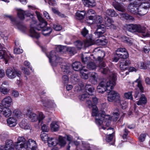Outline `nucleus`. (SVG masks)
<instances>
[{"instance_id": "obj_1", "label": "nucleus", "mask_w": 150, "mask_h": 150, "mask_svg": "<svg viewBox=\"0 0 150 150\" xmlns=\"http://www.w3.org/2000/svg\"><path fill=\"white\" fill-rule=\"evenodd\" d=\"M37 16L40 23L39 25L35 27V29L38 30H41L42 34L45 36H47L49 35L52 31V29L50 27L44 28L47 25V22L44 20L40 14H38ZM36 20L33 18L30 24V35L32 38L37 39L40 37V36L39 34L35 30V28L36 25Z\"/></svg>"}, {"instance_id": "obj_2", "label": "nucleus", "mask_w": 150, "mask_h": 150, "mask_svg": "<svg viewBox=\"0 0 150 150\" xmlns=\"http://www.w3.org/2000/svg\"><path fill=\"white\" fill-rule=\"evenodd\" d=\"M92 110V115L95 116V122L99 127L100 129L105 130L110 124L111 118L109 115H106L104 112H99L96 105L91 108Z\"/></svg>"}, {"instance_id": "obj_3", "label": "nucleus", "mask_w": 150, "mask_h": 150, "mask_svg": "<svg viewBox=\"0 0 150 150\" xmlns=\"http://www.w3.org/2000/svg\"><path fill=\"white\" fill-rule=\"evenodd\" d=\"M116 76L111 73L109 78L107 79H103L100 82L97 87V91L99 93H103L105 91H109L112 89L113 86L115 84Z\"/></svg>"}, {"instance_id": "obj_4", "label": "nucleus", "mask_w": 150, "mask_h": 150, "mask_svg": "<svg viewBox=\"0 0 150 150\" xmlns=\"http://www.w3.org/2000/svg\"><path fill=\"white\" fill-rule=\"evenodd\" d=\"M137 0L129 4L128 8L131 13L134 14H138L140 16H143L148 12V10L150 7V4H145L144 3H137Z\"/></svg>"}, {"instance_id": "obj_5", "label": "nucleus", "mask_w": 150, "mask_h": 150, "mask_svg": "<svg viewBox=\"0 0 150 150\" xmlns=\"http://www.w3.org/2000/svg\"><path fill=\"white\" fill-rule=\"evenodd\" d=\"M126 28L127 30L130 32L141 33L143 37H150V32H146V27L139 24H127Z\"/></svg>"}, {"instance_id": "obj_6", "label": "nucleus", "mask_w": 150, "mask_h": 150, "mask_svg": "<svg viewBox=\"0 0 150 150\" xmlns=\"http://www.w3.org/2000/svg\"><path fill=\"white\" fill-rule=\"evenodd\" d=\"M109 89L107 91L108 93L107 99L109 102L114 101L117 103L118 104H120L122 106V108L124 109L127 107V103H125V105L124 106L121 104V100L119 94L116 91Z\"/></svg>"}, {"instance_id": "obj_7", "label": "nucleus", "mask_w": 150, "mask_h": 150, "mask_svg": "<svg viewBox=\"0 0 150 150\" xmlns=\"http://www.w3.org/2000/svg\"><path fill=\"white\" fill-rule=\"evenodd\" d=\"M98 55L97 59L100 63L99 65V71L101 73L106 74L110 72V70L108 67H106L105 63L102 62L103 58L105 56V53L104 51L98 50L97 52Z\"/></svg>"}, {"instance_id": "obj_8", "label": "nucleus", "mask_w": 150, "mask_h": 150, "mask_svg": "<svg viewBox=\"0 0 150 150\" xmlns=\"http://www.w3.org/2000/svg\"><path fill=\"white\" fill-rule=\"evenodd\" d=\"M94 88L91 85L86 84L85 86L86 92L79 96V99L83 101L86 99H88L90 96L93 95L95 93Z\"/></svg>"}, {"instance_id": "obj_9", "label": "nucleus", "mask_w": 150, "mask_h": 150, "mask_svg": "<svg viewBox=\"0 0 150 150\" xmlns=\"http://www.w3.org/2000/svg\"><path fill=\"white\" fill-rule=\"evenodd\" d=\"M47 56L49 58L50 62L53 66H56L57 64L60 63L62 60V58L57 56L56 52L54 51L51 52Z\"/></svg>"}, {"instance_id": "obj_10", "label": "nucleus", "mask_w": 150, "mask_h": 150, "mask_svg": "<svg viewBox=\"0 0 150 150\" xmlns=\"http://www.w3.org/2000/svg\"><path fill=\"white\" fill-rule=\"evenodd\" d=\"M6 74L9 78L13 79L15 78L16 76L18 77H20L21 76V73L17 70L8 68L6 71Z\"/></svg>"}, {"instance_id": "obj_11", "label": "nucleus", "mask_w": 150, "mask_h": 150, "mask_svg": "<svg viewBox=\"0 0 150 150\" xmlns=\"http://www.w3.org/2000/svg\"><path fill=\"white\" fill-rule=\"evenodd\" d=\"M140 100L137 101V104L138 105H141L143 104H145L147 102V99L145 96L144 94H141L139 93L137 91H136L135 93V94L134 95V97L136 98L138 97H140Z\"/></svg>"}, {"instance_id": "obj_12", "label": "nucleus", "mask_w": 150, "mask_h": 150, "mask_svg": "<svg viewBox=\"0 0 150 150\" xmlns=\"http://www.w3.org/2000/svg\"><path fill=\"white\" fill-rule=\"evenodd\" d=\"M106 31L105 26L103 24L98 25L97 28L94 33L97 38H100L102 36V35Z\"/></svg>"}, {"instance_id": "obj_13", "label": "nucleus", "mask_w": 150, "mask_h": 150, "mask_svg": "<svg viewBox=\"0 0 150 150\" xmlns=\"http://www.w3.org/2000/svg\"><path fill=\"white\" fill-rule=\"evenodd\" d=\"M9 84L7 81H4L0 87V91L3 94H7L10 91L9 88L8 87Z\"/></svg>"}, {"instance_id": "obj_14", "label": "nucleus", "mask_w": 150, "mask_h": 150, "mask_svg": "<svg viewBox=\"0 0 150 150\" xmlns=\"http://www.w3.org/2000/svg\"><path fill=\"white\" fill-rule=\"evenodd\" d=\"M13 100L12 98L10 96L5 97L2 101V104L3 106L5 108H9L11 105Z\"/></svg>"}, {"instance_id": "obj_15", "label": "nucleus", "mask_w": 150, "mask_h": 150, "mask_svg": "<svg viewBox=\"0 0 150 150\" xmlns=\"http://www.w3.org/2000/svg\"><path fill=\"white\" fill-rule=\"evenodd\" d=\"M113 21L108 17H105L103 20V23L105 24V26L110 27V28L113 29L116 28V27L113 24Z\"/></svg>"}, {"instance_id": "obj_16", "label": "nucleus", "mask_w": 150, "mask_h": 150, "mask_svg": "<svg viewBox=\"0 0 150 150\" xmlns=\"http://www.w3.org/2000/svg\"><path fill=\"white\" fill-rule=\"evenodd\" d=\"M112 5L114 8L118 11L122 12L125 11V8L123 3H119L115 1L113 2Z\"/></svg>"}, {"instance_id": "obj_17", "label": "nucleus", "mask_w": 150, "mask_h": 150, "mask_svg": "<svg viewBox=\"0 0 150 150\" xmlns=\"http://www.w3.org/2000/svg\"><path fill=\"white\" fill-rule=\"evenodd\" d=\"M9 55H10L11 57H12L9 53L7 54L5 50H0V59L4 58L6 62V64L7 63L8 60L10 58Z\"/></svg>"}, {"instance_id": "obj_18", "label": "nucleus", "mask_w": 150, "mask_h": 150, "mask_svg": "<svg viewBox=\"0 0 150 150\" xmlns=\"http://www.w3.org/2000/svg\"><path fill=\"white\" fill-rule=\"evenodd\" d=\"M72 67L76 71H81L82 70H83L85 68L84 66H82L81 63L79 62H74L72 64Z\"/></svg>"}, {"instance_id": "obj_19", "label": "nucleus", "mask_w": 150, "mask_h": 150, "mask_svg": "<svg viewBox=\"0 0 150 150\" xmlns=\"http://www.w3.org/2000/svg\"><path fill=\"white\" fill-rule=\"evenodd\" d=\"M88 75L90 81L93 84L96 83L98 79L97 74L94 72H92L89 73Z\"/></svg>"}, {"instance_id": "obj_20", "label": "nucleus", "mask_w": 150, "mask_h": 150, "mask_svg": "<svg viewBox=\"0 0 150 150\" xmlns=\"http://www.w3.org/2000/svg\"><path fill=\"white\" fill-rule=\"evenodd\" d=\"M11 19L12 24L18 29L23 30L25 29V27L21 23L16 22L15 18H11Z\"/></svg>"}, {"instance_id": "obj_21", "label": "nucleus", "mask_w": 150, "mask_h": 150, "mask_svg": "<svg viewBox=\"0 0 150 150\" xmlns=\"http://www.w3.org/2000/svg\"><path fill=\"white\" fill-rule=\"evenodd\" d=\"M26 144L28 145V148H29L31 150H35L37 148V144L35 142L31 139H29L27 141Z\"/></svg>"}, {"instance_id": "obj_22", "label": "nucleus", "mask_w": 150, "mask_h": 150, "mask_svg": "<svg viewBox=\"0 0 150 150\" xmlns=\"http://www.w3.org/2000/svg\"><path fill=\"white\" fill-rule=\"evenodd\" d=\"M7 123L10 127H14L17 124V120L14 117H9L7 120Z\"/></svg>"}, {"instance_id": "obj_23", "label": "nucleus", "mask_w": 150, "mask_h": 150, "mask_svg": "<svg viewBox=\"0 0 150 150\" xmlns=\"http://www.w3.org/2000/svg\"><path fill=\"white\" fill-rule=\"evenodd\" d=\"M27 114L31 121L34 122L38 120V116L36 114L31 112L30 110L27 111Z\"/></svg>"}, {"instance_id": "obj_24", "label": "nucleus", "mask_w": 150, "mask_h": 150, "mask_svg": "<svg viewBox=\"0 0 150 150\" xmlns=\"http://www.w3.org/2000/svg\"><path fill=\"white\" fill-rule=\"evenodd\" d=\"M19 125L21 128L24 129H30V125L26 119L23 120L20 122Z\"/></svg>"}, {"instance_id": "obj_25", "label": "nucleus", "mask_w": 150, "mask_h": 150, "mask_svg": "<svg viewBox=\"0 0 150 150\" xmlns=\"http://www.w3.org/2000/svg\"><path fill=\"white\" fill-rule=\"evenodd\" d=\"M130 64V61L127 60L123 61L120 63V68L122 70H125L127 69L128 65Z\"/></svg>"}, {"instance_id": "obj_26", "label": "nucleus", "mask_w": 150, "mask_h": 150, "mask_svg": "<svg viewBox=\"0 0 150 150\" xmlns=\"http://www.w3.org/2000/svg\"><path fill=\"white\" fill-rule=\"evenodd\" d=\"M83 3L85 6L92 7L96 5L95 0H82Z\"/></svg>"}, {"instance_id": "obj_27", "label": "nucleus", "mask_w": 150, "mask_h": 150, "mask_svg": "<svg viewBox=\"0 0 150 150\" xmlns=\"http://www.w3.org/2000/svg\"><path fill=\"white\" fill-rule=\"evenodd\" d=\"M5 150H12L14 149V144L12 140H7L5 146Z\"/></svg>"}, {"instance_id": "obj_28", "label": "nucleus", "mask_w": 150, "mask_h": 150, "mask_svg": "<svg viewBox=\"0 0 150 150\" xmlns=\"http://www.w3.org/2000/svg\"><path fill=\"white\" fill-rule=\"evenodd\" d=\"M18 17L21 19H23L24 18L25 15L28 16H30L31 14L30 13H27V11L24 12L23 10L19 9L18 11Z\"/></svg>"}, {"instance_id": "obj_29", "label": "nucleus", "mask_w": 150, "mask_h": 150, "mask_svg": "<svg viewBox=\"0 0 150 150\" xmlns=\"http://www.w3.org/2000/svg\"><path fill=\"white\" fill-rule=\"evenodd\" d=\"M16 150H27L28 145L26 144H14Z\"/></svg>"}, {"instance_id": "obj_30", "label": "nucleus", "mask_w": 150, "mask_h": 150, "mask_svg": "<svg viewBox=\"0 0 150 150\" xmlns=\"http://www.w3.org/2000/svg\"><path fill=\"white\" fill-rule=\"evenodd\" d=\"M122 114L117 109H116L114 110L112 119L114 121H117L120 115Z\"/></svg>"}, {"instance_id": "obj_31", "label": "nucleus", "mask_w": 150, "mask_h": 150, "mask_svg": "<svg viewBox=\"0 0 150 150\" xmlns=\"http://www.w3.org/2000/svg\"><path fill=\"white\" fill-rule=\"evenodd\" d=\"M133 83L135 84L138 87L141 92H143L144 88L142 85V81L139 78L134 81Z\"/></svg>"}, {"instance_id": "obj_32", "label": "nucleus", "mask_w": 150, "mask_h": 150, "mask_svg": "<svg viewBox=\"0 0 150 150\" xmlns=\"http://www.w3.org/2000/svg\"><path fill=\"white\" fill-rule=\"evenodd\" d=\"M86 14L84 11H78L76 14V17L77 19L81 20L83 19Z\"/></svg>"}, {"instance_id": "obj_33", "label": "nucleus", "mask_w": 150, "mask_h": 150, "mask_svg": "<svg viewBox=\"0 0 150 150\" xmlns=\"http://www.w3.org/2000/svg\"><path fill=\"white\" fill-rule=\"evenodd\" d=\"M88 53L86 52H85L84 54H82L81 59L83 63L84 64L86 63L87 64L90 60V57L89 55H86Z\"/></svg>"}, {"instance_id": "obj_34", "label": "nucleus", "mask_w": 150, "mask_h": 150, "mask_svg": "<svg viewBox=\"0 0 150 150\" xmlns=\"http://www.w3.org/2000/svg\"><path fill=\"white\" fill-rule=\"evenodd\" d=\"M105 13L106 15L111 17H116L118 15L114 10L112 9L107 10Z\"/></svg>"}, {"instance_id": "obj_35", "label": "nucleus", "mask_w": 150, "mask_h": 150, "mask_svg": "<svg viewBox=\"0 0 150 150\" xmlns=\"http://www.w3.org/2000/svg\"><path fill=\"white\" fill-rule=\"evenodd\" d=\"M47 143L49 146L50 147L55 146L58 143V140L55 138H51L49 139Z\"/></svg>"}, {"instance_id": "obj_36", "label": "nucleus", "mask_w": 150, "mask_h": 150, "mask_svg": "<svg viewBox=\"0 0 150 150\" xmlns=\"http://www.w3.org/2000/svg\"><path fill=\"white\" fill-rule=\"evenodd\" d=\"M120 18L122 19H125L126 20H129L131 21H133L134 19L133 18L129 15V14L126 13H121L120 14Z\"/></svg>"}, {"instance_id": "obj_37", "label": "nucleus", "mask_w": 150, "mask_h": 150, "mask_svg": "<svg viewBox=\"0 0 150 150\" xmlns=\"http://www.w3.org/2000/svg\"><path fill=\"white\" fill-rule=\"evenodd\" d=\"M27 141L23 136H18L17 139V141L14 143V144H26Z\"/></svg>"}, {"instance_id": "obj_38", "label": "nucleus", "mask_w": 150, "mask_h": 150, "mask_svg": "<svg viewBox=\"0 0 150 150\" xmlns=\"http://www.w3.org/2000/svg\"><path fill=\"white\" fill-rule=\"evenodd\" d=\"M50 127L51 130L54 132L58 131L59 126L56 122H52L50 124Z\"/></svg>"}, {"instance_id": "obj_39", "label": "nucleus", "mask_w": 150, "mask_h": 150, "mask_svg": "<svg viewBox=\"0 0 150 150\" xmlns=\"http://www.w3.org/2000/svg\"><path fill=\"white\" fill-rule=\"evenodd\" d=\"M12 114V111L10 109L6 108L4 109L3 112V115L6 117H8L11 116Z\"/></svg>"}, {"instance_id": "obj_40", "label": "nucleus", "mask_w": 150, "mask_h": 150, "mask_svg": "<svg viewBox=\"0 0 150 150\" xmlns=\"http://www.w3.org/2000/svg\"><path fill=\"white\" fill-rule=\"evenodd\" d=\"M13 114L15 116L18 118H21L23 116L22 113L18 109H15L13 111Z\"/></svg>"}, {"instance_id": "obj_41", "label": "nucleus", "mask_w": 150, "mask_h": 150, "mask_svg": "<svg viewBox=\"0 0 150 150\" xmlns=\"http://www.w3.org/2000/svg\"><path fill=\"white\" fill-rule=\"evenodd\" d=\"M83 43V46L85 47H88L93 44V40L91 39H90L88 40L87 39L84 41Z\"/></svg>"}, {"instance_id": "obj_42", "label": "nucleus", "mask_w": 150, "mask_h": 150, "mask_svg": "<svg viewBox=\"0 0 150 150\" xmlns=\"http://www.w3.org/2000/svg\"><path fill=\"white\" fill-rule=\"evenodd\" d=\"M96 19V15H90L86 17L87 22L90 23H95Z\"/></svg>"}, {"instance_id": "obj_43", "label": "nucleus", "mask_w": 150, "mask_h": 150, "mask_svg": "<svg viewBox=\"0 0 150 150\" xmlns=\"http://www.w3.org/2000/svg\"><path fill=\"white\" fill-rule=\"evenodd\" d=\"M62 71L65 74H68L70 72L69 67V66L64 64L61 67Z\"/></svg>"}, {"instance_id": "obj_44", "label": "nucleus", "mask_w": 150, "mask_h": 150, "mask_svg": "<svg viewBox=\"0 0 150 150\" xmlns=\"http://www.w3.org/2000/svg\"><path fill=\"white\" fill-rule=\"evenodd\" d=\"M121 40L123 42L127 44L130 45L132 44V41L128 38L125 36H122L121 37Z\"/></svg>"}, {"instance_id": "obj_45", "label": "nucleus", "mask_w": 150, "mask_h": 150, "mask_svg": "<svg viewBox=\"0 0 150 150\" xmlns=\"http://www.w3.org/2000/svg\"><path fill=\"white\" fill-rule=\"evenodd\" d=\"M40 136L42 140L45 142L46 141L48 142L49 139H50L47 134L44 132H42Z\"/></svg>"}, {"instance_id": "obj_46", "label": "nucleus", "mask_w": 150, "mask_h": 150, "mask_svg": "<svg viewBox=\"0 0 150 150\" xmlns=\"http://www.w3.org/2000/svg\"><path fill=\"white\" fill-rule=\"evenodd\" d=\"M147 62H140L138 63V67L141 69H146L148 66Z\"/></svg>"}, {"instance_id": "obj_47", "label": "nucleus", "mask_w": 150, "mask_h": 150, "mask_svg": "<svg viewBox=\"0 0 150 150\" xmlns=\"http://www.w3.org/2000/svg\"><path fill=\"white\" fill-rule=\"evenodd\" d=\"M120 55H116L117 56L123 59H126L129 57V54L127 51L124 52L122 53H120Z\"/></svg>"}, {"instance_id": "obj_48", "label": "nucleus", "mask_w": 150, "mask_h": 150, "mask_svg": "<svg viewBox=\"0 0 150 150\" xmlns=\"http://www.w3.org/2000/svg\"><path fill=\"white\" fill-rule=\"evenodd\" d=\"M74 45L78 49H81L83 46V43L79 40H77L74 42Z\"/></svg>"}, {"instance_id": "obj_49", "label": "nucleus", "mask_w": 150, "mask_h": 150, "mask_svg": "<svg viewBox=\"0 0 150 150\" xmlns=\"http://www.w3.org/2000/svg\"><path fill=\"white\" fill-rule=\"evenodd\" d=\"M87 67L90 70H93L96 69V66L94 63L90 62L87 64Z\"/></svg>"}, {"instance_id": "obj_50", "label": "nucleus", "mask_w": 150, "mask_h": 150, "mask_svg": "<svg viewBox=\"0 0 150 150\" xmlns=\"http://www.w3.org/2000/svg\"><path fill=\"white\" fill-rule=\"evenodd\" d=\"M102 22L103 23L102 17L100 16L96 15V19L95 23H100Z\"/></svg>"}, {"instance_id": "obj_51", "label": "nucleus", "mask_w": 150, "mask_h": 150, "mask_svg": "<svg viewBox=\"0 0 150 150\" xmlns=\"http://www.w3.org/2000/svg\"><path fill=\"white\" fill-rule=\"evenodd\" d=\"M87 71V70L85 68L83 70H82L80 71V73L81 74V76L82 78L85 79H88V75L83 72V71Z\"/></svg>"}, {"instance_id": "obj_52", "label": "nucleus", "mask_w": 150, "mask_h": 150, "mask_svg": "<svg viewBox=\"0 0 150 150\" xmlns=\"http://www.w3.org/2000/svg\"><path fill=\"white\" fill-rule=\"evenodd\" d=\"M8 133L7 132H3L1 135V138L2 140H4L8 138Z\"/></svg>"}, {"instance_id": "obj_53", "label": "nucleus", "mask_w": 150, "mask_h": 150, "mask_svg": "<svg viewBox=\"0 0 150 150\" xmlns=\"http://www.w3.org/2000/svg\"><path fill=\"white\" fill-rule=\"evenodd\" d=\"M142 42H143V46L144 47V51L146 53H148L150 50V47L148 46L143 41Z\"/></svg>"}, {"instance_id": "obj_54", "label": "nucleus", "mask_w": 150, "mask_h": 150, "mask_svg": "<svg viewBox=\"0 0 150 150\" xmlns=\"http://www.w3.org/2000/svg\"><path fill=\"white\" fill-rule=\"evenodd\" d=\"M127 50L124 48H120L117 49L116 51V55H120V53H122L124 52Z\"/></svg>"}, {"instance_id": "obj_55", "label": "nucleus", "mask_w": 150, "mask_h": 150, "mask_svg": "<svg viewBox=\"0 0 150 150\" xmlns=\"http://www.w3.org/2000/svg\"><path fill=\"white\" fill-rule=\"evenodd\" d=\"M91 99L90 98H89L88 99H87L86 102V104L87 105L88 107L89 108H91L93 107V105H94L93 103L91 102Z\"/></svg>"}, {"instance_id": "obj_56", "label": "nucleus", "mask_w": 150, "mask_h": 150, "mask_svg": "<svg viewBox=\"0 0 150 150\" xmlns=\"http://www.w3.org/2000/svg\"><path fill=\"white\" fill-rule=\"evenodd\" d=\"M59 142L62 146L65 145L66 143L65 138L59 136Z\"/></svg>"}, {"instance_id": "obj_57", "label": "nucleus", "mask_w": 150, "mask_h": 150, "mask_svg": "<svg viewBox=\"0 0 150 150\" xmlns=\"http://www.w3.org/2000/svg\"><path fill=\"white\" fill-rule=\"evenodd\" d=\"M38 117L39 122L43 120L45 117V116L42 112H39L38 113Z\"/></svg>"}, {"instance_id": "obj_58", "label": "nucleus", "mask_w": 150, "mask_h": 150, "mask_svg": "<svg viewBox=\"0 0 150 150\" xmlns=\"http://www.w3.org/2000/svg\"><path fill=\"white\" fill-rule=\"evenodd\" d=\"M52 27L56 31H59L62 29V27L59 24H53Z\"/></svg>"}, {"instance_id": "obj_59", "label": "nucleus", "mask_w": 150, "mask_h": 150, "mask_svg": "<svg viewBox=\"0 0 150 150\" xmlns=\"http://www.w3.org/2000/svg\"><path fill=\"white\" fill-rule=\"evenodd\" d=\"M124 96L125 97L128 99L132 100L133 97L132 95V92H129L126 93H125Z\"/></svg>"}, {"instance_id": "obj_60", "label": "nucleus", "mask_w": 150, "mask_h": 150, "mask_svg": "<svg viewBox=\"0 0 150 150\" xmlns=\"http://www.w3.org/2000/svg\"><path fill=\"white\" fill-rule=\"evenodd\" d=\"M69 78L67 75H64L62 78V82L64 84L68 83L69 81Z\"/></svg>"}, {"instance_id": "obj_61", "label": "nucleus", "mask_w": 150, "mask_h": 150, "mask_svg": "<svg viewBox=\"0 0 150 150\" xmlns=\"http://www.w3.org/2000/svg\"><path fill=\"white\" fill-rule=\"evenodd\" d=\"M67 51L71 54H74L76 52V50L74 47H69L67 48Z\"/></svg>"}, {"instance_id": "obj_62", "label": "nucleus", "mask_w": 150, "mask_h": 150, "mask_svg": "<svg viewBox=\"0 0 150 150\" xmlns=\"http://www.w3.org/2000/svg\"><path fill=\"white\" fill-rule=\"evenodd\" d=\"M42 132H47L49 131V128L47 125H43L42 126Z\"/></svg>"}, {"instance_id": "obj_63", "label": "nucleus", "mask_w": 150, "mask_h": 150, "mask_svg": "<svg viewBox=\"0 0 150 150\" xmlns=\"http://www.w3.org/2000/svg\"><path fill=\"white\" fill-rule=\"evenodd\" d=\"M23 52V50L22 49L20 48H16L14 50V52L15 54H19Z\"/></svg>"}, {"instance_id": "obj_64", "label": "nucleus", "mask_w": 150, "mask_h": 150, "mask_svg": "<svg viewBox=\"0 0 150 150\" xmlns=\"http://www.w3.org/2000/svg\"><path fill=\"white\" fill-rule=\"evenodd\" d=\"M112 138V133H109V134H107V135L106 136V140L107 142H109L111 140Z\"/></svg>"}]
</instances>
